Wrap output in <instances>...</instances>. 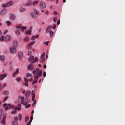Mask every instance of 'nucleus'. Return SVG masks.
<instances>
[{
  "label": "nucleus",
  "mask_w": 125,
  "mask_h": 125,
  "mask_svg": "<svg viewBox=\"0 0 125 125\" xmlns=\"http://www.w3.org/2000/svg\"><path fill=\"white\" fill-rule=\"evenodd\" d=\"M32 121H33V116H31L30 117V120L29 121L26 125H31V123H32Z\"/></svg>",
  "instance_id": "nucleus-21"
},
{
  "label": "nucleus",
  "mask_w": 125,
  "mask_h": 125,
  "mask_svg": "<svg viewBox=\"0 0 125 125\" xmlns=\"http://www.w3.org/2000/svg\"><path fill=\"white\" fill-rule=\"evenodd\" d=\"M63 2L64 3H65V2H66V0H63Z\"/></svg>",
  "instance_id": "nucleus-64"
},
{
  "label": "nucleus",
  "mask_w": 125,
  "mask_h": 125,
  "mask_svg": "<svg viewBox=\"0 0 125 125\" xmlns=\"http://www.w3.org/2000/svg\"><path fill=\"white\" fill-rule=\"evenodd\" d=\"M19 100L20 101L21 104L22 105L25 106V108H30L31 105L29 104V100L27 99H26L25 100V97L20 96L19 97Z\"/></svg>",
  "instance_id": "nucleus-1"
},
{
  "label": "nucleus",
  "mask_w": 125,
  "mask_h": 125,
  "mask_svg": "<svg viewBox=\"0 0 125 125\" xmlns=\"http://www.w3.org/2000/svg\"><path fill=\"white\" fill-rule=\"evenodd\" d=\"M15 18H16V17H15L14 15L13 14H10V19H11V20H15Z\"/></svg>",
  "instance_id": "nucleus-11"
},
{
  "label": "nucleus",
  "mask_w": 125,
  "mask_h": 125,
  "mask_svg": "<svg viewBox=\"0 0 125 125\" xmlns=\"http://www.w3.org/2000/svg\"><path fill=\"white\" fill-rule=\"evenodd\" d=\"M4 59H5L4 56H0V60H1L2 61H4Z\"/></svg>",
  "instance_id": "nucleus-27"
},
{
  "label": "nucleus",
  "mask_w": 125,
  "mask_h": 125,
  "mask_svg": "<svg viewBox=\"0 0 125 125\" xmlns=\"http://www.w3.org/2000/svg\"><path fill=\"white\" fill-rule=\"evenodd\" d=\"M30 40V38L26 37L24 39V42H28Z\"/></svg>",
  "instance_id": "nucleus-32"
},
{
  "label": "nucleus",
  "mask_w": 125,
  "mask_h": 125,
  "mask_svg": "<svg viewBox=\"0 0 125 125\" xmlns=\"http://www.w3.org/2000/svg\"><path fill=\"white\" fill-rule=\"evenodd\" d=\"M25 86H29V84L28 83H26L24 84Z\"/></svg>",
  "instance_id": "nucleus-50"
},
{
  "label": "nucleus",
  "mask_w": 125,
  "mask_h": 125,
  "mask_svg": "<svg viewBox=\"0 0 125 125\" xmlns=\"http://www.w3.org/2000/svg\"><path fill=\"white\" fill-rule=\"evenodd\" d=\"M43 77H44V78H45V77H46V72H44Z\"/></svg>",
  "instance_id": "nucleus-49"
},
{
  "label": "nucleus",
  "mask_w": 125,
  "mask_h": 125,
  "mask_svg": "<svg viewBox=\"0 0 125 125\" xmlns=\"http://www.w3.org/2000/svg\"><path fill=\"white\" fill-rule=\"evenodd\" d=\"M33 73L34 75V79H39L40 77H42V71L39 69V68H36L33 70Z\"/></svg>",
  "instance_id": "nucleus-2"
},
{
  "label": "nucleus",
  "mask_w": 125,
  "mask_h": 125,
  "mask_svg": "<svg viewBox=\"0 0 125 125\" xmlns=\"http://www.w3.org/2000/svg\"><path fill=\"white\" fill-rule=\"evenodd\" d=\"M10 52L11 54H14V53H16V48L13 47L10 48Z\"/></svg>",
  "instance_id": "nucleus-8"
},
{
  "label": "nucleus",
  "mask_w": 125,
  "mask_h": 125,
  "mask_svg": "<svg viewBox=\"0 0 125 125\" xmlns=\"http://www.w3.org/2000/svg\"><path fill=\"white\" fill-rule=\"evenodd\" d=\"M39 35H37V36L35 37V38H36V39H38V38H39Z\"/></svg>",
  "instance_id": "nucleus-61"
},
{
  "label": "nucleus",
  "mask_w": 125,
  "mask_h": 125,
  "mask_svg": "<svg viewBox=\"0 0 125 125\" xmlns=\"http://www.w3.org/2000/svg\"><path fill=\"white\" fill-rule=\"evenodd\" d=\"M6 23L7 26H10V25L11 24V23L9 21H7Z\"/></svg>",
  "instance_id": "nucleus-39"
},
{
  "label": "nucleus",
  "mask_w": 125,
  "mask_h": 125,
  "mask_svg": "<svg viewBox=\"0 0 125 125\" xmlns=\"http://www.w3.org/2000/svg\"><path fill=\"white\" fill-rule=\"evenodd\" d=\"M30 94H31V92H30V91H27L26 93L25 94L26 98H28V97H29V96H30Z\"/></svg>",
  "instance_id": "nucleus-19"
},
{
  "label": "nucleus",
  "mask_w": 125,
  "mask_h": 125,
  "mask_svg": "<svg viewBox=\"0 0 125 125\" xmlns=\"http://www.w3.org/2000/svg\"><path fill=\"white\" fill-rule=\"evenodd\" d=\"M19 73V69L18 68L16 69V72L13 74V77H14V78H15L16 75H17V74H18Z\"/></svg>",
  "instance_id": "nucleus-15"
},
{
  "label": "nucleus",
  "mask_w": 125,
  "mask_h": 125,
  "mask_svg": "<svg viewBox=\"0 0 125 125\" xmlns=\"http://www.w3.org/2000/svg\"><path fill=\"white\" fill-rule=\"evenodd\" d=\"M4 115V112H3V110H0V116H3Z\"/></svg>",
  "instance_id": "nucleus-30"
},
{
  "label": "nucleus",
  "mask_w": 125,
  "mask_h": 125,
  "mask_svg": "<svg viewBox=\"0 0 125 125\" xmlns=\"http://www.w3.org/2000/svg\"><path fill=\"white\" fill-rule=\"evenodd\" d=\"M24 81L25 83H28L29 82V80L27 79L26 78H24Z\"/></svg>",
  "instance_id": "nucleus-46"
},
{
  "label": "nucleus",
  "mask_w": 125,
  "mask_h": 125,
  "mask_svg": "<svg viewBox=\"0 0 125 125\" xmlns=\"http://www.w3.org/2000/svg\"><path fill=\"white\" fill-rule=\"evenodd\" d=\"M28 70H29L30 71H32V70H34V66H33V64H30L28 65L27 67Z\"/></svg>",
  "instance_id": "nucleus-13"
},
{
  "label": "nucleus",
  "mask_w": 125,
  "mask_h": 125,
  "mask_svg": "<svg viewBox=\"0 0 125 125\" xmlns=\"http://www.w3.org/2000/svg\"><path fill=\"white\" fill-rule=\"evenodd\" d=\"M5 40L6 42H9V41H10V35L6 36Z\"/></svg>",
  "instance_id": "nucleus-18"
},
{
  "label": "nucleus",
  "mask_w": 125,
  "mask_h": 125,
  "mask_svg": "<svg viewBox=\"0 0 125 125\" xmlns=\"http://www.w3.org/2000/svg\"><path fill=\"white\" fill-rule=\"evenodd\" d=\"M44 69H46V65H44Z\"/></svg>",
  "instance_id": "nucleus-63"
},
{
  "label": "nucleus",
  "mask_w": 125,
  "mask_h": 125,
  "mask_svg": "<svg viewBox=\"0 0 125 125\" xmlns=\"http://www.w3.org/2000/svg\"><path fill=\"white\" fill-rule=\"evenodd\" d=\"M28 62H30V63H36V62H38V58L34 57V56L31 55L28 59Z\"/></svg>",
  "instance_id": "nucleus-4"
},
{
  "label": "nucleus",
  "mask_w": 125,
  "mask_h": 125,
  "mask_svg": "<svg viewBox=\"0 0 125 125\" xmlns=\"http://www.w3.org/2000/svg\"><path fill=\"white\" fill-rule=\"evenodd\" d=\"M34 12L36 13V15H39V12H38L37 10H34Z\"/></svg>",
  "instance_id": "nucleus-43"
},
{
  "label": "nucleus",
  "mask_w": 125,
  "mask_h": 125,
  "mask_svg": "<svg viewBox=\"0 0 125 125\" xmlns=\"http://www.w3.org/2000/svg\"><path fill=\"white\" fill-rule=\"evenodd\" d=\"M35 38H36V36H33L31 37V40H32V41H35Z\"/></svg>",
  "instance_id": "nucleus-41"
},
{
  "label": "nucleus",
  "mask_w": 125,
  "mask_h": 125,
  "mask_svg": "<svg viewBox=\"0 0 125 125\" xmlns=\"http://www.w3.org/2000/svg\"><path fill=\"white\" fill-rule=\"evenodd\" d=\"M5 122H6V116L5 115L1 121V123L3 124V125H4V124H5Z\"/></svg>",
  "instance_id": "nucleus-17"
},
{
  "label": "nucleus",
  "mask_w": 125,
  "mask_h": 125,
  "mask_svg": "<svg viewBox=\"0 0 125 125\" xmlns=\"http://www.w3.org/2000/svg\"><path fill=\"white\" fill-rule=\"evenodd\" d=\"M4 36H1L0 38V41H4Z\"/></svg>",
  "instance_id": "nucleus-47"
},
{
  "label": "nucleus",
  "mask_w": 125,
  "mask_h": 125,
  "mask_svg": "<svg viewBox=\"0 0 125 125\" xmlns=\"http://www.w3.org/2000/svg\"><path fill=\"white\" fill-rule=\"evenodd\" d=\"M8 31H7V30H6V31H5L4 32V35H6V34H7V32H8Z\"/></svg>",
  "instance_id": "nucleus-56"
},
{
  "label": "nucleus",
  "mask_w": 125,
  "mask_h": 125,
  "mask_svg": "<svg viewBox=\"0 0 125 125\" xmlns=\"http://www.w3.org/2000/svg\"><path fill=\"white\" fill-rule=\"evenodd\" d=\"M31 93L32 95V100H34V99H35V91L32 90Z\"/></svg>",
  "instance_id": "nucleus-22"
},
{
  "label": "nucleus",
  "mask_w": 125,
  "mask_h": 125,
  "mask_svg": "<svg viewBox=\"0 0 125 125\" xmlns=\"http://www.w3.org/2000/svg\"><path fill=\"white\" fill-rule=\"evenodd\" d=\"M25 5H28V6H30V5H32V1L28 2L25 4Z\"/></svg>",
  "instance_id": "nucleus-35"
},
{
  "label": "nucleus",
  "mask_w": 125,
  "mask_h": 125,
  "mask_svg": "<svg viewBox=\"0 0 125 125\" xmlns=\"http://www.w3.org/2000/svg\"><path fill=\"white\" fill-rule=\"evenodd\" d=\"M15 34H16L17 36H19L20 35V31H19V30L17 29L15 31Z\"/></svg>",
  "instance_id": "nucleus-26"
},
{
  "label": "nucleus",
  "mask_w": 125,
  "mask_h": 125,
  "mask_svg": "<svg viewBox=\"0 0 125 125\" xmlns=\"http://www.w3.org/2000/svg\"><path fill=\"white\" fill-rule=\"evenodd\" d=\"M16 81H17L18 82H20L21 81V77H18L16 78Z\"/></svg>",
  "instance_id": "nucleus-33"
},
{
  "label": "nucleus",
  "mask_w": 125,
  "mask_h": 125,
  "mask_svg": "<svg viewBox=\"0 0 125 125\" xmlns=\"http://www.w3.org/2000/svg\"><path fill=\"white\" fill-rule=\"evenodd\" d=\"M31 16L33 17V18H37V16H36V14L34 12L31 13Z\"/></svg>",
  "instance_id": "nucleus-20"
},
{
  "label": "nucleus",
  "mask_w": 125,
  "mask_h": 125,
  "mask_svg": "<svg viewBox=\"0 0 125 125\" xmlns=\"http://www.w3.org/2000/svg\"><path fill=\"white\" fill-rule=\"evenodd\" d=\"M25 91L24 90L23 92H22V94H25Z\"/></svg>",
  "instance_id": "nucleus-62"
},
{
  "label": "nucleus",
  "mask_w": 125,
  "mask_h": 125,
  "mask_svg": "<svg viewBox=\"0 0 125 125\" xmlns=\"http://www.w3.org/2000/svg\"><path fill=\"white\" fill-rule=\"evenodd\" d=\"M31 115H32V116H33V115H34V110H32V111Z\"/></svg>",
  "instance_id": "nucleus-60"
},
{
  "label": "nucleus",
  "mask_w": 125,
  "mask_h": 125,
  "mask_svg": "<svg viewBox=\"0 0 125 125\" xmlns=\"http://www.w3.org/2000/svg\"><path fill=\"white\" fill-rule=\"evenodd\" d=\"M38 83V79L35 78L34 81L32 83V85H34L35 83Z\"/></svg>",
  "instance_id": "nucleus-24"
},
{
  "label": "nucleus",
  "mask_w": 125,
  "mask_h": 125,
  "mask_svg": "<svg viewBox=\"0 0 125 125\" xmlns=\"http://www.w3.org/2000/svg\"><path fill=\"white\" fill-rule=\"evenodd\" d=\"M18 58L20 60L23 59V52H20L18 54Z\"/></svg>",
  "instance_id": "nucleus-10"
},
{
  "label": "nucleus",
  "mask_w": 125,
  "mask_h": 125,
  "mask_svg": "<svg viewBox=\"0 0 125 125\" xmlns=\"http://www.w3.org/2000/svg\"><path fill=\"white\" fill-rule=\"evenodd\" d=\"M27 35H31L32 34V30H29L26 32Z\"/></svg>",
  "instance_id": "nucleus-28"
},
{
  "label": "nucleus",
  "mask_w": 125,
  "mask_h": 125,
  "mask_svg": "<svg viewBox=\"0 0 125 125\" xmlns=\"http://www.w3.org/2000/svg\"><path fill=\"white\" fill-rule=\"evenodd\" d=\"M33 5H36V4H38V1H34L32 3Z\"/></svg>",
  "instance_id": "nucleus-45"
},
{
  "label": "nucleus",
  "mask_w": 125,
  "mask_h": 125,
  "mask_svg": "<svg viewBox=\"0 0 125 125\" xmlns=\"http://www.w3.org/2000/svg\"><path fill=\"white\" fill-rule=\"evenodd\" d=\"M26 29H27V27L26 26H22L21 27V30L22 31H24V30H26Z\"/></svg>",
  "instance_id": "nucleus-34"
},
{
  "label": "nucleus",
  "mask_w": 125,
  "mask_h": 125,
  "mask_svg": "<svg viewBox=\"0 0 125 125\" xmlns=\"http://www.w3.org/2000/svg\"><path fill=\"white\" fill-rule=\"evenodd\" d=\"M7 77V74H0V80L2 81L4 79H5Z\"/></svg>",
  "instance_id": "nucleus-9"
},
{
  "label": "nucleus",
  "mask_w": 125,
  "mask_h": 125,
  "mask_svg": "<svg viewBox=\"0 0 125 125\" xmlns=\"http://www.w3.org/2000/svg\"><path fill=\"white\" fill-rule=\"evenodd\" d=\"M13 46L15 48H16V47H17V41H14L13 43Z\"/></svg>",
  "instance_id": "nucleus-23"
},
{
  "label": "nucleus",
  "mask_w": 125,
  "mask_h": 125,
  "mask_svg": "<svg viewBox=\"0 0 125 125\" xmlns=\"http://www.w3.org/2000/svg\"><path fill=\"white\" fill-rule=\"evenodd\" d=\"M60 21L59 20V21H57V25H60Z\"/></svg>",
  "instance_id": "nucleus-54"
},
{
  "label": "nucleus",
  "mask_w": 125,
  "mask_h": 125,
  "mask_svg": "<svg viewBox=\"0 0 125 125\" xmlns=\"http://www.w3.org/2000/svg\"><path fill=\"white\" fill-rule=\"evenodd\" d=\"M13 4V2L12 1H10L8 2L7 4H4L2 5L3 7H9L10 6H12Z\"/></svg>",
  "instance_id": "nucleus-5"
},
{
  "label": "nucleus",
  "mask_w": 125,
  "mask_h": 125,
  "mask_svg": "<svg viewBox=\"0 0 125 125\" xmlns=\"http://www.w3.org/2000/svg\"><path fill=\"white\" fill-rule=\"evenodd\" d=\"M25 10H26V9L24 8H21L20 9V12H24V11H25Z\"/></svg>",
  "instance_id": "nucleus-31"
},
{
  "label": "nucleus",
  "mask_w": 125,
  "mask_h": 125,
  "mask_svg": "<svg viewBox=\"0 0 125 125\" xmlns=\"http://www.w3.org/2000/svg\"><path fill=\"white\" fill-rule=\"evenodd\" d=\"M40 7L41 9H43V8L46 7V4L44 2L41 1L40 3Z\"/></svg>",
  "instance_id": "nucleus-7"
},
{
  "label": "nucleus",
  "mask_w": 125,
  "mask_h": 125,
  "mask_svg": "<svg viewBox=\"0 0 125 125\" xmlns=\"http://www.w3.org/2000/svg\"><path fill=\"white\" fill-rule=\"evenodd\" d=\"M51 29V25H49L46 30V34H48L49 32H50V30Z\"/></svg>",
  "instance_id": "nucleus-16"
},
{
  "label": "nucleus",
  "mask_w": 125,
  "mask_h": 125,
  "mask_svg": "<svg viewBox=\"0 0 125 125\" xmlns=\"http://www.w3.org/2000/svg\"><path fill=\"white\" fill-rule=\"evenodd\" d=\"M26 77L27 78H29V77H32V74H30V73H27V75H26Z\"/></svg>",
  "instance_id": "nucleus-42"
},
{
  "label": "nucleus",
  "mask_w": 125,
  "mask_h": 125,
  "mask_svg": "<svg viewBox=\"0 0 125 125\" xmlns=\"http://www.w3.org/2000/svg\"><path fill=\"white\" fill-rule=\"evenodd\" d=\"M9 93V92H8V91H5V92H4L3 94H4L5 95H7Z\"/></svg>",
  "instance_id": "nucleus-37"
},
{
  "label": "nucleus",
  "mask_w": 125,
  "mask_h": 125,
  "mask_svg": "<svg viewBox=\"0 0 125 125\" xmlns=\"http://www.w3.org/2000/svg\"><path fill=\"white\" fill-rule=\"evenodd\" d=\"M18 117H19V121H21V120H22V118L23 116L22 115V114H19L18 115Z\"/></svg>",
  "instance_id": "nucleus-25"
},
{
  "label": "nucleus",
  "mask_w": 125,
  "mask_h": 125,
  "mask_svg": "<svg viewBox=\"0 0 125 125\" xmlns=\"http://www.w3.org/2000/svg\"><path fill=\"white\" fill-rule=\"evenodd\" d=\"M36 43V42L33 41L32 42H31L28 46V48L30 49L31 48V46H32V45H34V44H35Z\"/></svg>",
  "instance_id": "nucleus-14"
},
{
  "label": "nucleus",
  "mask_w": 125,
  "mask_h": 125,
  "mask_svg": "<svg viewBox=\"0 0 125 125\" xmlns=\"http://www.w3.org/2000/svg\"><path fill=\"white\" fill-rule=\"evenodd\" d=\"M48 43H49V41L45 42V44H46V45H48Z\"/></svg>",
  "instance_id": "nucleus-51"
},
{
  "label": "nucleus",
  "mask_w": 125,
  "mask_h": 125,
  "mask_svg": "<svg viewBox=\"0 0 125 125\" xmlns=\"http://www.w3.org/2000/svg\"><path fill=\"white\" fill-rule=\"evenodd\" d=\"M16 29H21V25H18L16 26Z\"/></svg>",
  "instance_id": "nucleus-38"
},
{
  "label": "nucleus",
  "mask_w": 125,
  "mask_h": 125,
  "mask_svg": "<svg viewBox=\"0 0 125 125\" xmlns=\"http://www.w3.org/2000/svg\"><path fill=\"white\" fill-rule=\"evenodd\" d=\"M45 55V53H43L42 54V55L41 56L40 62L42 63H42H43L45 60V58H44Z\"/></svg>",
  "instance_id": "nucleus-6"
},
{
  "label": "nucleus",
  "mask_w": 125,
  "mask_h": 125,
  "mask_svg": "<svg viewBox=\"0 0 125 125\" xmlns=\"http://www.w3.org/2000/svg\"><path fill=\"white\" fill-rule=\"evenodd\" d=\"M21 104H19L18 106L14 107V106H11L10 104H4V107L6 111L8 110L9 109H10V108H14L15 110H17L18 111H21Z\"/></svg>",
  "instance_id": "nucleus-3"
},
{
  "label": "nucleus",
  "mask_w": 125,
  "mask_h": 125,
  "mask_svg": "<svg viewBox=\"0 0 125 125\" xmlns=\"http://www.w3.org/2000/svg\"><path fill=\"white\" fill-rule=\"evenodd\" d=\"M53 36V32L52 31H50V36L51 37Z\"/></svg>",
  "instance_id": "nucleus-40"
},
{
  "label": "nucleus",
  "mask_w": 125,
  "mask_h": 125,
  "mask_svg": "<svg viewBox=\"0 0 125 125\" xmlns=\"http://www.w3.org/2000/svg\"><path fill=\"white\" fill-rule=\"evenodd\" d=\"M45 14H46V15H48V14H49V12L48 11H47L46 13H45Z\"/></svg>",
  "instance_id": "nucleus-59"
},
{
  "label": "nucleus",
  "mask_w": 125,
  "mask_h": 125,
  "mask_svg": "<svg viewBox=\"0 0 125 125\" xmlns=\"http://www.w3.org/2000/svg\"><path fill=\"white\" fill-rule=\"evenodd\" d=\"M14 120H15V121H18V118H17V117H15V118H14Z\"/></svg>",
  "instance_id": "nucleus-53"
},
{
  "label": "nucleus",
  "mask_w": 125,
  "mask_h": 125,
  "mask_svg": "<svg viewBox=\"0 0 125 125\" xmlns=\"http://www.w3.org/2000/svg\"><path fill=\"white\" fill-rule=\"evenodd\" d=\"M31 54H32V52L29 51L28 53V55H31Z\"/></svg>",
  "instance_id": "nucleus-57"
},
{
  "label": "nucleus",
  "mask_w": 125,
  "mask_h": 125,
  "mask_svg": "<svg viewBox=\"0 0 125 125\" xmlns=\"http://www.w3.org/2000/svg\"><path fill=\"white\" fill-rule=\"evenodd\" d=\"M53 28L54 30H55V29H56V25L55 24L54 25Z\"/></svg>",
  "instance_id": "nucleus-58"
},
{
  "label": "nucleus",
  "mask_w": 125,
  "mask_h": 125,
  "mask_svg": "<svg viewBox=\"0 0 125 125\" xmlns=\"http://www.w3.org/2000/svg\"><path fill=\"white\" fill-rule=\"evenodd\" d=\"M57 21V17H55L54 18V19H53V21L54 22H56V21Z\"/></svg>",
  "instance_id": "nucleus-48"
},
{
  "label": "nucleus",
  "mask_w": 125,
  "mask_h": 125,
  "mask_svg": "<svg viewBox=\"0 0 125 125\" xmlns=\"http://www.w3.org/2000/svg\"><path fill=\"white\" fill-rule=\"evenodd\" d=\"M8 99V97H6L4 98V101H6Z\"/></svg>",
  "instance_id": "nucleus-52"
},
{
  "label": "nucleus",
  "mask_w": 125,
  "mask_h": 125,
  "mask_svg": "<svg viewBox=\"0 0 125 125\" xmlns=\"http://www.w3.org/2000/svg\"><path fill=\"white\" fill-rule=\"evenodd\" d=\"M35 104H36V101L33 102L32 106H35Z\"/></svg>",
  "instance_id": "nucleus-55"
},
{
  "label": "nucleus",
  "mask_w": 125,
  "mask_h": 125,
  "mask_svg": "<svg viewBox=\"0 0 125 125\" xmlns=\"http://www.w3.org/2000/svg\"><path fill=\"white\" fill-rule=\"evenodd\" d=\"M12 125H18V123L16 121H13L12 123Z\"/></svg>",
  "instance_id": "nucleus-29"
},
{
  "label": "nucleus",
  "mask_w": 125,
  "mask_h": 125,
  "mask_svg": "<svg viewBox=\"0 0 125 125\" xmlns=\"http://www.w3.org/2000/svg\"><path fill=\"white\" fill-rule=\"evenodd\" d=\"M6 13V9L5 8H4L2 10V11L0 12V14L1 15H4Z\"/></svg>",
  "instance_id": "nucleus-12"
},
{
  "label": "nucleus",
  "mask_w": 125,
  "mask_h": 125,
  "mask_svg": "<svg viewBox=\"0 0 125 125\" xmlns=\"http://www.w3.org/2000/svg\"><path fill=\"white\" fill-rule=\"evenodd\" d=\"M25 121L26 123H27L28 121H29V117H26Z\"/></svg>",
  "instance_id": "nucleus-44"
},
{
  "label": "nucleus",
  "mask_w": 125,
  "mask_h": 125,
  "mask_svg": "<svg viewBox=\"0 0 125 125\" xmlns=\"http://www.w3.org/2000/svg\"><path fill=\"white\" fill-rule=\"evenodd\" d=\"M17 113V111L16 110H13V111L11 112L12 115H15Z\"/></svg>",
  "instance_id": "nucleus-36"
}]
</instances>
